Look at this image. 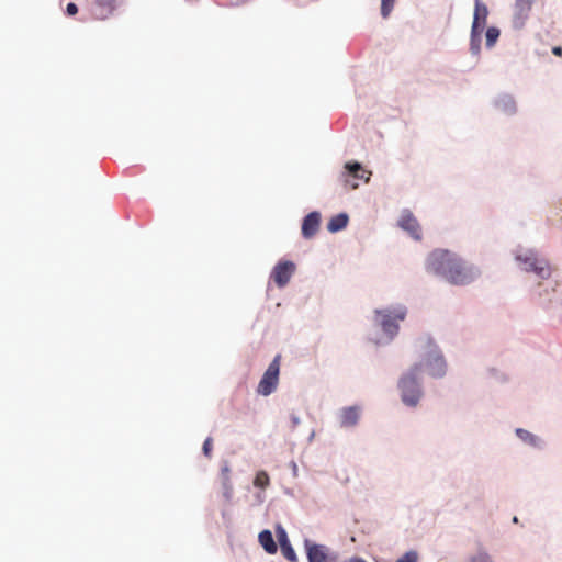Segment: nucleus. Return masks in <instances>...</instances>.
<instances>
[{
    "label": "nucleus",
    "instance_id": "nucleus-1",
    "mask_svg": "<svg viewBox=\"0 0 562 562\" xmlns=\"http://www.w3.org/2000/svg\"><path fill=\"white\" fill-rule=\"evenodd\" d=\"M425 270L429 276L454 286L470 285L482 276L479 266L446 248H436L427 255Z\"/></svg>",
    "mask_w": 562,
    "mask_h": 562
},
{
    "label": "nucleus",
    "instance_id": "nucleus-2",
    "mask_svg": "<svg viewBox=\"0 0 562 562\" xmlns=\"http://www.w3.org/2000/svg\"><path fill=\"white\" fill-rule=\"evenodd\" d=\"M408 315V307L401 302L391 303L373 311V322L381 329L383 338L376 345H389L401 330V322Z\"/></svg>",
    "mask_w": 562,
    "mask_h": 562
},
{
    "label": "nucleus",
    "instance_id": "nucleus-3",
    "mask_svg": "<svg viewBox=\"0 0 562 562\" xmlns=\"http://www.w3.org/2000/svg\"><path fill=\"white\" fill-rule=\"evenodd\" d=\"M420 360L411 367H419L418 374L423 370L428 376L440 380L448 373V362L442 349L431 336L423 338V350L419 356Z\"/></svg>",
    "mask_w": 562,
    "mask_h": 562
},
{
    "label": "nucleus",
    "instance_id": "nucleus-4",
    "mask_svg": "<svg viewBox=\"0 0 562 562\" xmlns=\"http://www.w3.org/2000/svg\"><path fill=\"white\" fill-rule=\"evenodd\" d=\"M419 367H409L397 380V390L402 404L407 408H416L424 398L423 380L418 374Z\"/></svg>",
    "mask_w": 562,
    "mask_h": 562
},
{
    "label": "nucleus",
    "instance_id": "nucleus-5",
    "mask_svg": "<svg viewBox=\"0 0 562 562\" xmlns=\"http://www.w3.org/2000/svg\"><path fill=\"white\" fill-rule=\"evenodd\" d=\"M515 260L521 271L531 273L540 280H548L551 277L552 271L548 259L533 248H517Z\"/></svg>",
    "mask_w": 562,
    "mask_h": 562
},
{
    "label": "nucleus",
    "instance_id": "nucleus-6",
    "mask_svg": "<svg viewBox=\"0 0 562 562\" xmlns=\"http://www.w3.org/2000/svg\"><path fill=\"white\" fill-rule=\"evenodd\" d=\"M488 8L482 0H474V13L470 32V53L479 57L481 54L482 34L486 26Z\"/></svg>",
    "mask_w": 562,
    "mask_h": 562
},
{
    "label": "nucleus",
    "instance_id": "nucleus-7",
    "mask_svg": "<svg viewBox=\"0 0 562 562\" xmlns=\"http://www.w3.org/2000/svg\"><path fill=\"white\" fill-rule=\"evenodd\" d=\"M280 355H277L269 363L261 376L256 392L262 396L271 395L278 387L280 376Z\"/></svg>",
    "mask_w": 562,
    "mask_h": 562
},
{
    "label": "nucleus",
    "instance_id": "nucleus-8",
    "mask_svg": "<svg viewBox=\"0 0 562 562\" xmlns=\"http://www.w3.org/2000/svg\"><path fill=\"white\" fill-rule=\"evenodd\" d=\"M366 173L362 164L352 160L345 164L338 179L345 187L356 190L359 187L356 180H363L367 183L370 181V177H366Z\"/></svg>",
    "mask_w": 562,
    "mask_h": 562
},
{
    "label": "nucleus",
    "instance_id": "nucleus-9",
    "mask_svg": "<svg viewBox=\"0 0 562 562\" xmlns=\"http://www.w3.org/2000/svg\"><path fill=\"white\" fill-rule=\"evenodd\" d=\"M296 271V265L292 260H279L270 272V280L276 283L279 289L285 288Z\"/></svg>",
    "mask_w": 562,
    "mask_h": 562
},
{
    "label": "nucleus",
    "instance_id": "nucleus-10",
    "mask_svg": "<svg viewBox=\"0 0 562 562\" xmlns=\"http://www.w3.org/2000/svg\"><path fill=\"white\" fill-rule=\"evenodd\" d=\"M536 0H515L513 4L512 26L516 31L522 30L530 15Z\"/></svg>",
    "mask_w": 562,
    "mask_h": 562
},
{
    "label": "nucleus",
    "instance_id": "nucleus-11",
    "mask_svg": "<svg viewBox=\"0 0 562 562\" xmlns=\"http://www.w3.org/2000/svg\"><path fill=\"white\" fill-rule=\"evenodd\" d=\"M493 110L504 116L512 117L518 112L516 98L509 92H499L491 100Z\"/></svg>",
    "mask_w": 562,
    "mask_h": 562
},
{
    "label": "nucleus",
    "instance_id": "nucleus-12",
    "mask_svg": "<svg viewBox=\"0 0 562 562\" xmlns=\"http://www.w3.org/2000/svg\"><path fill=\"white\" fill-rule=\"evenodd\" d=\"M397 226L405 231L414 240L419 241L422 239L420 225L409 209H403L401 211Z\"/></svg>",
    "mask_w": 562,
    "mask_h": 562
},
{
    "label": "nucleus",
    "instance_id": "nucleus-13",
    "mask_svg": "<svg viewBox=\"0 0 562 562\" xmlns=\"http://www.w3.org/2000/svg\"><path fill=\"white\" fill-rule=\"evenodd\" d=\"M362 408L360 405L342 407L338 413L339 427L342 429H352L358 426L361 418Z\"/></svg>",
    "mask_w": 562,
    "mask_h": 562
},
{
    "label": "nucleus",
    "instance_id": "nucleus-14",
    "mask_svg": "<svg viewBox=\"0 0 562 562\" xmlns=\"http://www.w3.org/2000/svg\"><path fill=\"white\" fill-rule=\"evenodd\" d=\"M308 562H328L329 548L305 538L303 541Z\"/></svg>",
    "mask_w": 562,
    "mask_h": 562
},
{
    "label": "nucleus",
    "instance_id": "nucleus-15",
    "mask_svg": "<svg viewBox=\"0 0 562 562\" xmlns=\"http://www.w3.org/2000/svg\"><path fill=\"white\" fill-rule=\"evenodd\" d=\"M532 299L542 307L550 308L555 301V290L550 284L539 282L532 290Z\"/></svg>",
    "mask_w": 562,
    "mask_h": 562
},
{
    "label": "nucleus",
    "instance_id": "nucleus-16",
    "mask_svg": "<svg viewBox=\"0 0 562 562\" xmlns=\"http://www.w3.org/2000/svg\"><path fill=\"white\" fill-rule=\"evenodd\" d=\"M322 221L321 212L312 211L302 220L301 234L304 239L313 238L319 229Z\"/></svg>",
    "mask_w": 562,
    "mask_h": 562
},
{
    "label": "nucleus",
    "instance_id": "nucleus-17",
    "mask_svg": "<svg viewBox=\"0 0 562 562\" xmlns=\"http://www.w3.org/2000/svg\"><path fill=\"white\" fill-rule=\"evenodd\" d=\"M276 533L283 557L290 562H297L296 552L290 542L286 530L281 525H278Z\"/></svg>",
    "mask_w": 562,
    "mask_h": 562
},
{
    "label": "nucleus",
    "instance_id": "nucleus-18",
    "mask_svg": "<svg viewBox=\"0 0 562 562\" xmlns=\"http://www.w3.org/2000/svg\"><path fill=\"white\" fill-rule=\"evenodd\" d=\"M515 434L525 445L533 449L543 450L546 448V441L527 429L516 428Z\"/></svg>",
    "mask_w": 562,
    "mask_h": 562
},
{
    "label": "nucleus",
    "instance_id": "nucleus-19",
    "mask_svg": "<svg viewBox=\"0 0 562 562\" xmlns=\"http://www.w3.org/2000/svg\"><path fill=\"white\" fill-rule=\"evenodd\" d=\"M269 483H270V479H269V475L267 472L260 471L256 474V477L254 480V486L256 488H258L259 491H257L254 494V498H255L254 505H260L265 502L266 495H265L263 490L269 485Z\"/></svg>",
    "mask_w": 562,
    "mask_h": 562
},
{
    "label": "nucleus",
    "instance_id": "nucleus-20",
    "mask_svg": "<svg viewBox=\"0 0 562 562\" xmlns=\"http://www.w3.org/2000/svg\"><path fill=\"white\" fill-rule=\"evenodd\" d=\"M349 223V215L346 212H340L333 216L327 223L329 233H338L347 227Z\"/></svg>",
    "mask_w": 562,
    "mask_h": 562
},
{
    "label": "nucleus",
    "instance_id": "nucleus-21",
    "mask_svg": "<svg viewBox=\"0 0 562 562\" xmlns=\"http://www.w3.org/2000/svg\"><path fill=\"white\" fill-rule=\"evenodd\" d=\"M258 541L267 553L274 554L278 551V546L274 541L272 532L269 529H265L259 532Z\"/></svg>",
    "mask_w": 562,
    "mask_h": 562
},
{
    "label": "nucleus",
    "instance_id": "nucleus-22",
    "mask_svg": "<svg viewBox=\"0 0 562 562\" xmlns=\"http://www.w3.org/2000/svg\"><path fill=\"white\" fill-rule=\"evenodd\" d=\"M501 35V30L496 26H488L485 31V46L491 49L495 46Z\"/></svg>",
    "mask_w": 562,
    "mask_h": 562
},
{
    "label": "nucleus",
    "instance_id": "nucleus-23",
    "mask_svg": "<svg viewBox=\"0 0 562 562\" xmlns=\"http://www.w3.org/2000/svg\"><path fill=\"white\" fill-rule=\"evenodd\" d=\"M470 562H494L490 553L483 549L480 548L477 552L470 558Z\"/></svg>",
    "mask_w": 562,
    "mask_h": 562
},
{
    "label": "nucleus",
    "instance_id": "nucleus-24",
    "mask_svg": "<svg viewBox=\"0 0 562 562\" xmlns=\"http://www.w3.org/2000/svg\"><path fill=\"white\" fill-rule=\"evenodd\" d=\"M395 0H381V15L383 19L390 16L393 11Z\"/></svg>",
    "mask_w": 562,
    "mask_h": 562
},
{
    "label": "nucleus",
    "instance_id": "nucleus-25",
    "mask_svg": "<svg viewBox=\"0 0 562 562\" xmlns=\"http://www.w3.org/2000/svg\"><path fill=\"white\" fill-rule=\"evenodd\" d=\"M418 554L414 550H409L405 552L402 557H400L395 562H417Z\"/></svg>",
    "mask_w": 562,
    "mask_h": 562
},
{
    "label": "nucleus",
    "instance_id": "nucleus-26",
    "mask_svg": "<svg viewBox=\"0 0 562 562\" xmlns=\"http://www.w3.org/2000/svg\"><path fill=\"white\" fill-rule=\"evenodd\" d=\"M212 439L211 438H206L204 443H203V453L206 456V457H210L211 456V450H212Z\"/></svg>",
    "mask_w": 562,
    "mask_h": 562
},
{
    "label": "nucleus",
    "instance_id": "nucleus-27",
    "mask_svg": "<svg viewBox=\"0 0 562 562\" xmlns=\"http://www.w3.org/2000/svg\"><path fill=\"white\" fill-rule=\"evenodd\" d=\"M290 422H291L292 429H295L300 425L301 418L295 414H291Z\"/></svg>",
    "mask_w": 562,
    "mask_h": 562
},
{
    "label": "nucleus",
    "instance_id": "nucleus-28",
    "mask_svg": "<svg viewBox=\"0 0 562 562\" xmlns=\"http://www.w3.org/2000/svg\"><path fill=\"white\" fill-rule=\"evenodd\" d=\"M98 5L106 7L109 9L113 8L114 0H95Z\"/></svg>",
    "mask_w": 562,
    "mask_h": 562
},
{
    "label": "nucleus",
    "instance_id": "nucleus-29",
    "mask_svg": "<svg viewBox=\"0 0 562 562\" xmlns=\"http://www.w3.org/2000/svg\"><path fill=\"white\" fill-rule=\"evenodd\" d=\"M66 11L69 15H75L78 12V8L75 3H68Z\"/></svg>",
    "mask_w": 562,
    "mask_h": 562
},
{
    "label": "nucleus",
    "instance_id": "nucleus-30",
    "mask_svg": "<svg viewBox=\"0 0 562 562\" xmlns=\"http://www.w3.org/2000/svg\"><path fill=\"white\" fill-rule=\"evenodd\" d=\"M552 53L554 55H557V56H561L562 55V47H560V46L553 47Z\"/></svg>",
    "mask_w": 562,
    "mask_h": 562
},
{
    "label": "nucleus",
    "instance_id": "nucleus-31",
    "mask_svg": "<svg viewBox=\"0 0 562 562\" xmlns=\"http://www.w3.org/2000/svg\"><path fill=\"white\" fill-rule=\"evenodd\" d=\"M291 465H292L293 474H294V475H296V472H297V465H296V463H295V462H292V463H291Z\"/></svg>",
    "mask_w": 562,
    "mask_h": 562
},
{
    "label": "nucleus",
    "instance_id": "nucleus-32",
    "mask_svg": "<svg viewBox=\"0 0 562 562\" xmlns=\"http://www.w3.org/2000/svg\"><path fill=\"white\" fill-rule=\"evenodd\" d=\"M314 436H315V432L312 431L311 435L308 436V441L312 442L313 439H314Z\"/></svg>",
    "mask_w": 562,
    "mask_h": 562
},
{
    "label": "nucleus",
    "instance_id": "nucleus-33",
    "mask_svg": "<svg viewBox=\"0 0 562 562\" xmlns=\"http://www.w3.org/2000/svg\"><path fill=\"white\" fill-rule=\"evenodd\" d=\"M513 522H514V524H518V522H519V519H518V517H517V516H514V517H513Z\"/></svg>",
    "mask_w": 562,
    "mask_h": 562
}]
</instances>
